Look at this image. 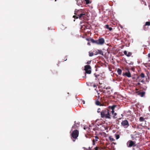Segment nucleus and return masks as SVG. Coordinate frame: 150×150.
Returning a JSON list of instances; mask_svg holds the SVG:
<instances>
[{
  "label": "nucleus",
  "instance_id": "obj_1",
  "mask_svg": "<svg viewBox=\"0 0 150 150\" xmlns=\"http://www.w3.org/2000/svg\"><path fill=\"white\" fill-rule=\"evenodd\" d=\"M127 146L128 147H134L136 146L135 142L132 140H129L128 141L126 144Z\"/></svg>",
  "mask_w": 150,
  "mask_h": 150
},
{
  "label": "nucleus",
  "instance_id": "obj_2",
  "mask_svg": "<svg viewBox=\"0 0 150 150\" xmlns=\"http://www.w3.org/2000/svg\"><path fill=\"white\" fill-rule=\"evenodd\" d=\"M79 10H77V11H76V10H75L74 11V14L75 15L73 16V18L76 19H77L79 18L80 19H81V18L85 15V13H81L77 15V11Z\"/></svg>",
  "mask_w": 150,
  "mask_h": 150
},
{
  "label": "nucleus",
  "instance_id": "obj_3",
  "mask_svg": "<svg viewBox=\"0 0 150 150\" xmlns=\"http://www.w3.org/2000/svg\"><path fill=\"white\" fill-rule=\"evenodd\" d=\"M79 132L78 130L76 129L74 130L71 134L72 137L74 139L77 138L79 136Z\"/></svg>",
  "mask_w": 150,
  "mask_h": 150
},
{
  "label": "nucleus",
  "instance_id": "obj_4",
  "mask_svg": "<svg viewBox=\"0 0 150 150\" xmlns=\"http://www.w3.org/2000/svg\"><path fill=\"white\" fill-rule=\"evenodd\" d=\"M105 42V40L103 38H99L97 41V44L98 45H103Z\"/></svg>",
  "mask_w": 150,
  "mask_h": 150
},
{
  "label": "nucleus",
  "instance_id": "obj_5",
  "mask_svg": "<svg viewBox=\"0 0 150 150\" xmlns=\"http://www.w3.org/2000/svg\"><path fill=\"white\" fill-rule=\"evenodd\" d=\"M108 110L107 109L103 110L100 112L101 117L102 118H104Z\"/></svg>",
  "mask_w": 150,
  "mask_h": 150
},
{
  "label": "nucleus",
  "instance_id": "obj_6",
  "mask_svg": "<svg viewBox=\"0 0 150 150\" xmlns=\"http://www.w3.org/2000/svg\"><path fill=\"white\" fill-rule=\"evenodd\" d=\"M121 124L123 126H127V127H128L129 125L128 121L126 120L122 121L121 122Z\"/></svg>",
  "mask_w": 150,
  "mask_h": 150
},
{
  "label": "nucleus",
  "instance_id": "obj_7",
  "mask_svg": "<svg viewBox=\"0 0 150 150\" xmlns=\"http://www.w3.org/2000/svg\"><path fill=\"white\" fill-rule=\"evenodd\" d=\"M125 75L128 77H131V73L129 70L128 71V72H126L125 74L123 73L122 75L124 76Z\"/></svg>",
  "mask_w": 150,
  "mask_h": 150
},
{
  "label": "nucleus",
  "instance_id": "obj_8",
  "mask_svg": "<svg viewBox=\"0 0 150 150\" xmlns=\"http://www.w3.org/2000/svg\"><path fill=\"white\" fill-rule=\"evenodd\" d=\"M91 67L90 65H86L84 67V70L85 71H86L88 70L91 69Z\"/></svg>",
  "mask_w": 150,
  "mask_h": 150
},
{
  "label": "nucleus",
  "instance_id": "obj_9",
  "mask_svg": "<svg viewBox=\"0 0 150 150\" xmlns=\"http://www.w3.org/2000/svg\"><path fill=\"white\" fill-rule=\"evenodd\" d=\"M96 54H95V55H97L98 54H99L102 56L104 55L103 52L101 50H97V51L96 52Z\"/></svg>",
  "mask_w": 150,
  "mask_h": 150
},
{
  "label": "nucleus",
  "instance_id": "obj_10",
  "mask_svg": "<svg viewBox=\"0 0 150 150\" xmlns=\"http://www.w3.org/2000/svg\"><path fill=\"white\" fill-rule=\"evenodd\" d=\"M106 119H110V114L109 112V110L106 113L105 115V117Z\"/></svg>",
  "mask_w": 150,
  "mask_h": 150
},
{
  "label": "nucleus",
  "instance_id": "obj_11",
  "mask_svg": "<svg viewBox=\"0 0 150 150\" xmlns=\"http://www.w3.org/2000/svg\"><path fill=\"white\" fill-rule=\"evenodd\" d=\"M117 106V105H113L112 106H109L108 107V108H109V109H111L112 110H114L115 108V107Z\"/></svg>",
  "mask_w": 150,
  "mask_h": 150
},
{
  "label": "nucleus",
  "instance_id": "obj_12",
  "mask_svg": "<svg viewBox=\"0 0 150 150\" xmlns=\"http://www.w3.org/2000/svg\"><path fill=\"white\" fill-rule=\"evenodd\" d=\"M105 28L109 29L110 31H111L112 30V28L111 27H109V25L108 24H106L105 25Z\"/></svg>",
  "mask_w": 150,
  "mask_h": 150
},
{
  "label": "nucleus",
  "instance_id": "obj_13",
  "mask_svg": "<svg viewBox=\"0 0 150 150\" xmlns=\"http://www.w3.org/2000/svg\"><path fill=\"white\" fill-rule=\"evenodd\" d=\"M77 2V4L79 6H81L82 4V1L81 0H76Z\"/></svg>",
  "mask_w": 150,
  "mask_h": 150
},
{
  "label": "nucleus",
  "instance_id": "obj_14",
  "mask_svg": "<svg viewBox=\"0 0 150 150\" xmlns=\"http://www.w3.org/2000/svg\"><path fill=\"white\" fill-rule=\"evenodd\" d=\"M145 94V92L144 91L139 92L138 93V95H139L141 97H143Z\"/></svg>",
  "mask_w": 150,
  "mask_h": 150
},
{
  "label": "nucleus",
  "instance_id": "obj_15",
  "mask_svg": "<svg viewBox=\"0 0 150 150\" xmlns=\"http://www.w3.org/2000/svg\"><path fill=\"white\" fill-rule=\"evenodd\" d=\"M90 41L93 43H96L97 44V40H95L91 38Z\"/></svg>",
  "mask_w": 150,
  "mask_h": 150
},
{
  "label": "nucleus",
  "instance_id": "obj_16",
  "mask_svg": "<svg viewBox=\"0 0 150 150\" xmlns=\"http://www.w3.org/2000/svg\"><path fill=\"white\" fill-rule=\"evenodd\" d=\"M117 71L119 75H121L122 72V71L121 69H120L119 68H118V69H117Z\"/></svg>",
  "mask_w": 150,
  "mask_h": 150
},
{
  "label": "nucleus",
  "instance_id": "obj_17",
  "mask_svg": "<svg viewBox=\"0 0 150 150\" xmlns=\"http://www.w3.org/2000/svg\"><path fill=\"white\" fill-rule=\"evenodd\" d=\"M91 69H89L87 71H85V74H91Z\"/></svg>",
  "mask_w": 150,
  "mask_h": 150
},
{
  "label": "nucleus",
  "instance_id": "obj_18",
  "mask_svg": "<svg viewBox=\"0 0 150 150\" xmlns=\"http://www.w3.org/2000/svg\"><path fill=\"white\" fill-rule=\"evenodd\" d=\"M144 119L142 117H140L139 118V121L140 122H143L144 121Z\"/></svg>",
  "mask_w": 150,
  "mask_h": 150
},
{
  "label": "nucleus",
  "instance_id": "obj_19",
  "mask_svg": "<svg viewBox=\"0 0 150 150\" xmlns=\"http://www.w3.org/2000/svg\"><path fill=\"white\" fill-rule=\"evenodd\" d=\"M149 26L150 25V22L149 21H147L146 22L145 24L144 25V26Z\"/></svg>",
  "mask_w": 150,
  "mask_h": 150
},
{
  "label": "nucleus",
  "instance_id": "obj_20",
  "mask_svg": "<svg viewBox=\"0 0 150 150\" xmlns=\"http://www.w3.org/2000/svg\"><path fill=\"white\" fill-rule=\"evenodd\" d=\"M115 136L116 137V139H119L120 138V135L119 134H115Z\"/></svg>",
  "mask_w": 150,
  "mask_h": 150
},
{
  "label": "nucleus",
  "instance_id": "obj_21",
  "mask_svg": "<svg viewBox=\"0 0 150 150\" xmlns=\"http://www.w3.org/2000/svg\"><path fill=\"white\" fill-rule=\"evenodd\" d=\"M84 1H85L86 3L87 4H90L91 3V2L89 0H84Z\"/></svg>",
  "mask_w": 150,
  "mask_h": 150
},
{
  "label": "nucleus",
  "instance_id": "obj_22",
  "mask_svg": "<svg viewBox=\"0 0 150 150\" xmlns=\"http://www.w3.org/2000/svg\"><path fill=\"white\" fill-rule=\"evenodd\" d=\"M113 91V89H112L110 91H107V93L108 95H110L111 93H112Z\"/></svg>",
  "mask_w": 150,
  "mask_h": 150
},
{
  "label": "nucleus",
  "instance_id": "obj_23",
  "mask_svg": "<svg viewBox=\"0 0 150 150\" xmlns=\"http://www.w3.org/2000/svg\"><path fill=\"white\" fill-rule=\"evenodd\" d=\"M96 104L97 105H102L103 106V105H100V102L98 100H97L96 101Z\"/></svg>",
  "mask_w": 150,
  "mask_h": 150
},
{
  "label": "nucleus",
  "instance_id": "obj_24",
  "mask_svg": "<svg viewBox=\"0 0 150 150\" xmlns=\"http://www.w3.org/2000/svg\"><path fill=\"white\" fill-rule=\"evenodd\" d=\"M140 76L142 78H143L145 77V75L144 73H142L141 74Z\"/></svg>",
  "mask_w": 150,
  "mask_h": 150
},
{
  "label": "nucleus",
  "instance_id": "obj_25",
  "mask_svg": "<svg viewBox=\"0 0 150 150\" xmlns=\"http://www.w3.org/2000/svg\"><path fill=\"white\" fill-rule=\"evenodd\" d=\"M132 54V53L130 52H128V54H127V57H130Z\"/></svg>",
  "mask_w": 150,
  "mask_h": 150
},
{
  "label": "nucleus",
  "instance_id": "obj_26",
  "mask_svg": "<svg viewBox=\"0 0 150 150\" xmlns=\"http://www.w3.org/2000/svg\"><path fill=\"white\" fill-rule=\"evenodd\" d=\"M109 139H110V140L111 141H114L115 140L113 138H112L111 136H109Z\"/></svg>",
  "mask_w": 150,
  "mask_h": 150
},
{
  "label": "nucleus",
  "instance_id": "obj_27",
  "mask_svg": "<svg viewBox=\"0 0 150 150\" xmlns=\"http://www.w3.org/2000/svg\"><path fill=\"white\" fill-rule=\"evenodd\" d=\"M113 115H114V116L113 117V118H114V119L116 118H117V117H116V116L117 115V113L115 112V113H114Z\"/></svg>",
  "mask_w": 150,
  "mask_h": 150
},
{
  "label": "nucleus",
  "instance_id": "obj_28",
  "mask_svg": "<svg viewBox=\"0 0 150 150\" xmlns=\"http://www.w3.org/2000/svg\"><path fill=\"white\" fill-rule=\"evenodd\" d=\"M89 56L90 57H92L93 56V52H89Z\"/></svg>",
  "mask_w": 150,
  "mask_h": 150
},
{
  "label": "nucleus",
  "instance_id": "obj_29",
  "mask_svg": "<svg viewBox=\"0 0 150 150\" xmlns=\"http://www.w3.org/2000/svg\"><path fill=\"white\" fill-rule=\"evenodd\" d=\"M95 140L96 141H98V140L99 139L98 137L97 136H95Z\"/></svg>",
  "mask_w": 150,
  "mask_h": 150
},
{
  "label": "nucleus",
  "instance_id": "obj_30",
  "mask_svg": "<svg viewBox=\"0 0 150 150\" xmlns=\"http://www.w3.org/2000/svg\"><path fill=\"white\" fill-rule=\"evenodd\" d=\"M123 52H124V54L127 56V51L126 50H125V51H124Z\"/></svg>",
  "mask_w": 150,
  "mask_h": 150
},
{
  "label": "nucleus",
  "instance_id": "obj_31",
  "mask_svg": "<svg viewBox=\"0 0 150 150\" xmlns=\"http://www.w3.org/2000/svg\"><path fill=\"white\" fill-rule=\"evenodd\" d=\"M92 142H93V145H95V141L94 139H93V140Z\"/></svg>",
  "mask_w": 150,
  "mask_h": 150
},
{
  "label": "nucleus",
  "instance_id": "obj_32",
  "mask_svg": "<svg viewBox=\"0 0 150 150\" xmlns=\"http://www.w3.org/2000/svg\"><path fill=\"white\" fill-rule=\"evenodd\" d=\"M87 6H89V8H93V6H91H91L90 5H87Z\"/></svg>",
  "mask_w": 150,
  "mask_h": 150
},
{
  "label": "nucleus",
  "instance_id": "obj_33",
  "mask_svg": "<svg viewBox=\"0 0 150 150\" xmlns=\"http://www.w3.org/2000/svg\"><path fill=\"white\" fill-rule=\"evenodd\" d=\"M88 128V127L87 126H84V128H83L85 130L86 129Z\"/></svg>",
  "mask_w": 150,
  "mask_h": 150
},
{
  "label": "nucleus",
  "instance_id": "obj_34",
  "mask_svg": "<svg viewBox=\"0 0 150 150\" xmlns=\"http://www.w3.org/2000/svg\"><path fill=\"white\" fill-rule=\"evenodd\" d=\"M94 75L95 76L96 78H97L98 76H99V75L96 74L95 73L94 74Z\"/></svg>",
  "mask_w": 150,
  "mask_h": 150
},
{
  "label": "nucleus",
  "instance_id": "obj_35",
  "mask_svg": "<svg viewBox=\"0 0 150 150\" xmlns=\"http://www.w3.org/2000/svg\"><path fill=\"white\" fill-rule=\"evenodd\" d=\"M91 61L90 60V61H88L87 62V64H90V63H91Z\"/></svg>",
  "mask_w": 150,
  "mask_h": 150
},
{
  "label": "nucleus",
  "instance_id": "obj_36",
  "mask_svg": "<svg viewBox=\"0 0 150 150\" xmlns=\"http://www.w3.org/2000/svg\"><path fill=\"white\" fill-rule=\"evenodd\" d=\"M100 108H98L97 110V112L99 113L100 112Z\"/></svg>",
  "mask_w": 150,
  "mask_h": 150
},
{
  "label": "nucleus",
  "instance_id": "obj_37",
  "mask_svg": "<svg viewBox=\"0 0 150 150\" xmlns=\"http://www.w3.org/2000/svg\"><path fill=\"white\" fill-rule=\"evenodd\" d=\"M111 88L110 86H108L106 88V89H111Z\"/></svg>",
  "mask_w": 150,
  "mask_h": 150
},
{
  "label": "nucleus",
  "instance_id": "obj_38",
  "mask_svg": "<svg viewBox=\"0 0 150 150\" xmlns=\"http://www.w3.org/2000/svg\"><path fill=\"white\" fill-rule=\"evenodd\" d=\"M129 65H133V62H131L130 63H128Z\"/></svg>",
  "mask_w": 150,
  "mask_h": 150
},
{
  "label": "nucleus",
  "instance_id": "obj_39",
  "mask_svg": "<svg viewBox=\"0 0 150 150\" xmlns=\"http://www.w3.org/2000/svg\"><path fill=\"white\" fill-rule=\"evenodd\" d=\"M94 125V124L93 123H91V125H89V127H91Z\"/></svg>",
  "mask_w": 150,
  "mask_h": 150
},
{
  "label": "nucleus",
  "instance_id": "obj_40",
  "mask_svg": "<svg viewBox=\"0 0 150 150\" xmlns=\"http://www.w3.org/2000/svg\"><path fill=\"white\" fill-rule=\"evenodd\" d=\"M111 113L112 115H113L114 113H115V111L114 110H112L111 111Z\"/></svg>",
  "mask_w": 150,
  "mask_h": 150
},
{
  "label": "nucleus",
  "instance_id": "obj_41",
  "mask_svg": "<svg viewBox=\"0 0 150 150\" xmlns=\"http://www.w3.org/2000/svg\"><path fill=\"white\" fill-rule=\"evenodd\" d=\"M140 81L141 82H142L143 83H144V81L143 80H142L141 81Z\"/></svg>",
  "mask_w": 150,
  "mask_h": 150
},
{
  "label": "nucleus",
  "instance_id": "obj_42",
  "mask_svg": "<svg viewBox=\"0 0 150 150\" xmlns=\"http://www.w3.org/2000/svg\"><path fill=\"white\" fill-rule=\"evenodd\" d=\"M95 150H98V148L97 147H95Z\"/></svg>",
  "mask_w": 150,
  "mask_h": 150
},
{
  "label": "nucleus",
  "instance_id": "obj_43",
  "mask_svg": "<svg viewBox=\"0 0 150 150\" xmlns=\"http://www.w3.org/2000/svg\"><path fill=\"white\" fill-rule=\"evenodd\" d=\"M101 125V124H96V126H99V125Z\"/></svg>",
  "mask_w": 150,
  "mask_h": 150
},
{
  "label": "nucleus",
  "instance_id": "obj_44",
  "mask_svg": "<svg viewBox=\"0 0 150 150\" xmlns=\"http://www.w3.org/2000/svg\"><path fill=\"white\" fill-rule=\"evenodd\" d=\"M119 26L121 29H122L123 28L122 26L121 25H120Z\"/></svg>",
  "mask_w": 150,
  "mask_h": 150
},
{
  "label": "nucleus",
  "instance_id": "obj_45",
  "mask_svg": "<svg viewBox=\"0 0 150 150\" xmlns=\"http://www.w3.org/2000/svg\"><path fill=\"white\" fill-rule=\"evenodd\" d=\"M86 40H87L88 41H90V40L89 38H86Z\"/></svg>",
  "mask_w": 150,
  "mask_h": 150
},
{
  "label": "nucleus",
  "instance_id": "obj_46",
  "mask_svg": "<svg viewBox=\"0 0 150 150\" xmlns=\"http://www.w3.org/2000/svg\"><path fill=\"white\" fill-rule=\"evenodd\" d=\"M125 62L127 64L128 63L126 59L125 60Z\"/></svg>",
  "mask_w": 150,
  "mask_h": 150
},
{
  "label": "nucleus",
  "instance_id": "obj_47",
  "mask_svg": "<svg viewBox=\"0 0 150 150\" xmlns=\"http://www.w3.org/2000/svg\"><path fill=\"white\" fill-rule=\"evenodd\" d=\"M148 58H150V53H149V54H148Z\"/></svg>",
  "mask_w": 150,
  "mask_h": 150
},
{
  "label": "nucleus",
  "instance_id": "obj_48",
  "mask_svg": "<svg viewBox=\"0 0 150 150\" xmlns=\"http://www.w3.org/2000/svg\"><path fill=\"white\" fill-rule=\"evenodd\" d=\"M86 74H85V75L84 76H83V78H86Z\"/></svg>",
  "mask_w": 150,
  "mask_h": 150
},
{
  "label": "nucleus",
  "instance_id": "obj_49",
  "mask_svg": "<svg viewBox=\"0 0 150 150\" xmlns=\"http://www.w3.org/2000/svg\"><path fill=\"white\" fill-rule=\"evenodd\" d=\"M93 87H96V86L95 84H94L93 85Z\"/></svg>",
  "mask_w": 150,
  "mask_h": 150
},
{
  "label": "nucleus",
  "instance_id": "obj_50",
  "mask_svg": "<svg viewBox=\"0 0 150 150\" xmlns=\"http://www.w3.org/2000/svg\"><path fill=\"white\" fill-rule=\"evenodd\" d=\"M83 104H84L85 103V101L84 100H83Z\"/></svg>",
  "mask_w": 150,
  "mask_h": 150
},
{
  "label": "nucleus",
  "instance_id": "obj_51",
  "mask_svg": "<svg viewBox=\"0 0 150 150\" xmlns=\"http://www.w3.org/2000/svg\"><path fill=\"white\" fill-rule=\"evenodd\" d=\"M132 78L133 79H135V77H132Z\"/></svg>",
  "mask_w": 150,
  "mask_h": 150
},
{
  "label": "nucleus",
  "instance_id": "obj_52",
  "mask_svg": "<svg viewBox=\"0 0 150 150\" xmlns=\"http://www.w3.org/2000/svg\"><path fill=\"white\" fill-rule=\"evenodd\" d=\"M87 45H90V42H88L87 43Z\"/></svg>",
  "mask_w": 150,
  "mask_h": 150
},
{
  "label": "nucleus",
  "instance_id": "obj_53",
  "mask_svg": "<svg viewBox=\"0 0 150 150\" xmlns=\"http://www.w3.org/2000/svg\"><path fill=\"white\" fill-rule=\"evenodd\" d=\"M140 83L139 82H138L137 83V84L138 85H140Z\"/></svg>",
  "mask_w": 150,
  "mask_h": 150
},
{
  "label": "nucleus",
  "instance_id": "obj_54",
  "mask_svg": "<svg viewBox=\"0 0 150 150\" xmlns=\"http://www.w3.org/2000/svg\"><path fill=\"white\" fill-rule=\"evenodd\" d=\"M132 149H133V150H135V148H134V147H133Z\"/></svg>",
  "mask_w": 150,
  "mask_h": 150
},
{
  "label": "nucleus",
  "instance_id": "obj_55",
  "mask_svg": "<svg viewBox=\"0 0 150 150\" xmlns=\"http://www.w3.org/2000/svg\"><path fill=\"white\" fill-rule=\"evenodd\" d=\"M75 124H74V125H73V126H72V128H74V126H75Z\"/></svg>",
  "mask_w": 150,
  "mask_h": 150
},
{
  "label": "nucleus",
  "instance_id": "obj_56",
  "mask_svg": "<svg viewBox=\"0 0 150 150\" xmlns=\"http://www.w3.org/2000/svg\"><path fill=\"white\" fill-rule=\"evenodd\" d=\"M126 69V70H127L128 71V70H128V68H127Z\"/></svg>",
  "mask_w": 150,
  "mask_h": 150
},
{
  "label": "nucleus",
  "instance_id": "obj_57",
  "mask_svg": "<svg viewBox=\"0 0 150 150\" xmlns=\"http://www.w3.org/2000/svg\"><path fill=\"white\" fill-rule=\"evenodd\" d=\"M77 125L78 126H79V124L77 123V124H76V125Z\"/></svg>",
  "mask_w": 150,
  "mask_h": 150
},
{
  "label": "nucleus",
  "instance_id": "obj_58",
  "mask_svg": "<svg viewBox=\"0 0 150 150\" xmlns=\"http://www.w3.org/2000/svg\"><path fill=\"white\" fill-rule=\"evenodd\" d=\"M93 129L94 131H95L96 130V129L94 128H93Z\"/></svg>",
  "mask_w": 150,
  "mask_h": 150
},
{
  "label": "nucleus",
  "instance_id": "obj_59",
  "mask_svg": "<svg viewBox=\"0 0 150 150\" xmlns=\"http://www.w3.org/2000/svg\"><path fill=\"white\" fill-rule=\"evenodd\" d=\"M138 64L140 63V62H139H139L138 61Z\"/></svg>",
  "mask_w": 150,
  "mask_h": 150
},
{
  "label": "nucleus",
  "instance_id": "obj_60",
  "mask_svg": "<svg viewBox=\"0 0 150 150\" xmlns=\"http://www.w3.org/2000/svg\"><path fill=\"white\" fill-rule=\"evenodd\" d=\"M75 140H73V141L74 142H75Z\"/></svg>",
  "mask_w": 150,
  "mask_h": 150
},
{
  "label": "nucleus",
  "instance_id": "obj_61",
  "mask_svg": "<svg viewBox=\"0 0 150 150\" xmlns=\"http://www.w3.org/2000/svg\"><path fill=\"white\" fill-rule=\"evenodd\" d=\"M131 111H129L128 112H130Z\"/></svg>",
  "mask_w": 150,
  "mask_h": 150
},
{
  "label": "nucleus",
  "instance_id": "obj_62",
  "mask_svg": "<svg viewBox=\"0 0 150 150\" xmlns=\"http://www.w3.org/2000/svg\"><path fill=\"white\" fill-rule=\"evenodd\" d=\"M103 88H106H106H105V87H103Z\"/></svg>",
  "mask_w": 150,
  "mask_h": 150
},
{
  "label": "nucleus",
  "instance_id": "obj_63",
  "mask_svg": "<svg viewBox=\"0 0 150 150\" xmlns=\"http://www.w3.org/2000/svg\"><path fill=\"white\" fill-rule=\"evenodd\" d=\"M67 60V59H66L65 60H64V61H65Z\"/></svg>",
  "mask_w": 150,
  "mask_h": 150
},
{
  "label": "nucleus",
  "instance_id": "obj_64",
  "mask_svg": "<svg viewBox=\"0 0 150 150\" xmlns=\"http://www.w3.org/2000/svg\"><path fill=\"white\" fill-rule=\"evenodd\" d=\"M62 29H65V28H62Z\"/></svg>",
  "mask_w": 150,
  "mask_h": 150
}]
</instances>
